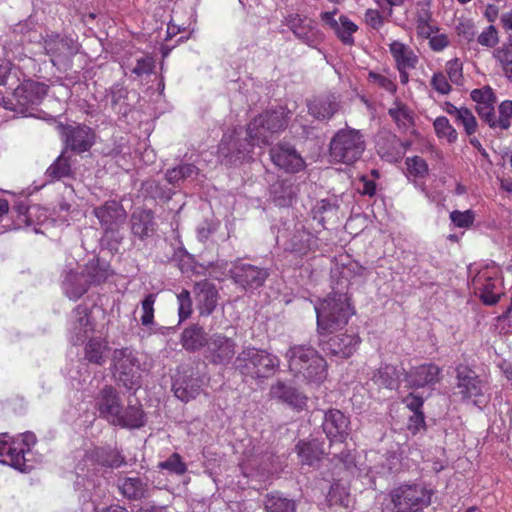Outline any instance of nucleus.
Instances as JSON below:
<instances>
[{"label": "nucleus", "mask_w": 512, "mask_h": 512, "mask_svg": "<svg viewBox=\"0 0 512 512\" xmlns=\"http://www.w3.org/2000/svg\"><path fill=\"white\" fill-rule=\"evenodd\" d=\"M288 367L296 377L310 383H321L327 377V363L319 352L310 345H294L286 353Z\"/></svg>", "instance_id": "f257e3e1"}, {"label": "nucleus", "mask_w": 512, "mask_h": 512, "mask_svg": "<svg viewBox=\"0 0 512 512\" xmlns=\"http://www.w3.org/2000/svg\"><path fill=\"white\" fill-rule=\"evenodd\" d=\"M317 327L321 334L331 333L347 324L354 313L349 298L345 293H335L324 299L315 307Z\"/></svg>", "instance_id": "f03ea898"}, {"label": "nucleus", "mask_w": 512, "mask_h": 512, "mask_svg": "<svg viewBox=\"0 0 512 512\" xmlns=\"http://www.w3.org/2000/svg\"><path fill=\"white\" fill-rule=\"evenodd\" d=\"M289 111L284 107L267 110L256 116L247 126L251 146L267 145L271 137L283 131L288 125Z\"/></svg>", "instance_id": "7ed1b4c3"}, {"label": "nucleus", "mask_w": 512, "mask_h": 512, "mask_svg": "<svg viewBox=\"0 0 512 512\" xmlns=\"http://www.w3.org/2000/svg\"><path fill=\"white\" fill-rule=\"evenodd\" d=\"M365 148V139L359 130L340 129L330 141L329 156L335 163L351 165L362 157Z\"/></svg>", "instance_id": "20e7f679"}, {"label": "nucleus", "mask_w": 512, "mask_h": 512, "mask_svg": "<svg viewBox=\"0 0 512 512\" xmlns=\"http://www.w3.org/2000/svg\"><path fill=\"white\" fill-rule=\"evenodd\" d=\"M279 358L265 350L246 347L236 357V369L244 376L266 378L279 367Z\"/></svg>", "instance_id": "39448f33"}, {"label": "nucleus", "mask_w": 512, "mask_h": 512, "mask_svg": "<svg viewBox=\"0 0 512 512\" xmlns=\"http://www.w3.org/2000/svg\"><path fill=\"white\" fill-rule=\"evenodd\" d=\"M432 491L420 484H405L389 493L393 512L424 511L431 503Z\"/></svg>", "instance_id": "423d86ee"}, {"label": "nucleus", "mask_w": 512, "mask_h": 512, "mask_svg": "<svg viewBox=\"0 0 512 512\" xmlns=\"http://www.w3.org/2000/svg\"><path fill=\"white\" fill-rule=\"evenodd\" d=\"M48 86L31 79L24 80L13 93V98L4 102V108L27 114L40 105L47 95Z\"/></svg>", "instance_id": "0eeeda50"}, {"label": "nucleus", "mask_w": 512, "mask_h": 512, "mask_svg": "<svg viewBox=\"0 0 512 512\" xmlns=\"http://www.w3.org/2000/svg\"><path fill=\"white\" fill-rule=\"evenodd\" d=\"M36 443V436L31 432H25L18 438H0V462L7 464L19 471H26V454Z\"/></svg>", "instance_id": "6e6552de"}, {"label": "nucleus", "mask_w": 512, "mask_h": 512, "mask_svg": "<svg viewBox=\"0 0 512 512\" xmlns=\"http://www.w3.org/2000/svg\"><path fill=\"white\" fill-rule=\"evenodd\" d=\"M113 376L127 389L140 386V363L130 348L115 349L112 355Z\"/></svg>", "instance_id": "1a4fd4ad"}, {"label": "nucleus", "mask_w": 512, "mask_h": 512, "mask_svg": "<svg viewBox=\"0 0 512 512\" xmlns=\"http://www.w3.org/2000/svg\"><path fill=\"white\" fill-rule=\"evenodd\" d=\"M236 349L237 343L234 338L215 332L209 335L203 356L212 365L227 366L233 360Z\"/></svg>", "instance_id": "9d476101"}, {"label": "nucleus", "mask_w": 512, "mask_h": 512, "mask_svg": "<svg viewBox=\"0 0 512 512\" xmlns=\"http://www.w3.org/2000/svg\"><path fill=\"white\" fill-rule=\"evenodd\" d=\"M44 48L52 64L63 68L70 66L72 58L79 52L77 41L59 34L47 35L44 39Z\"/></svg>", "instance_id": "9b49d317"}, {"label": "nucleus", "mask_w": 512, "mask_h": 512, "mask_svg": "<svg viewBox=\"0 0 512 512\" xmlns=\"http://www.w3.org/2000/svg\"><path fill=\"white\" fill-rule=\"evenodd\" d=\"M229 274L233 282L244 290L262 287L269 276L268 269L241 260L232 264Z\"/></svg>", "instance_id": "f8f14e48"}, {"label": "nucleus", "mask_w": 512, "mask_h": 512, "mask_svg": "<svg viewBox=\"0 0 512 512\" xmlns=\"http://www.w3.org/2000/svg\"><path fill=\"white\" fill-rule=\"evenodd\" d=\"M270 158L276 167L288 173H297L305 162L296 149L287 143H278L270 149Z\"/></svg>", "instance_id": "ddd939ff"}, {"label": "nucleus", "mask_w": 512, "mask_h": 512, "mask_svg": "<svg viewBox=\"0 0 512 512\" xmlns=\"http://www.w3.org/2000/svg\"><path fill=\"white\" fill-rule=\"evenodd\" d=\"M456 380L455 394H460L463 399L482 396L486 388L476 372L466 365H459L456 368Z\"/></svg>", "instance_id": "4468645a"}, {"label": "nucleus", "mask_w": 512, "mask_h": 512, "mask_svg": "<svg viewBox=\"0 0 512 512\" xmlns=\"http://www.w3.org/2000/svg\"><path fill=\"white\" fill-rule=\"evenodd\" d=\"M62 134L67 148L76 153L88 151L95 142L94 131L84 124L67 125Z\"/></svg>", "instance_id": "2eb2a0df"}, {"label": "nucleus", "mask_w": 512, "mask_h": 512, "mask_svg": "<svg viewBox=\"0 0 512 512\" xmlns=\"http://www.w3.org/2000/svg\"><path fill=\"white\" fill-rule=\"evenodd\" d=\"M349 418L338 409L324 413L322 429L331 442L342 443L349 434Z\"/></svg>", "instance_id": "dca6fc26"}, {"label": "nucleus", "mask_w": 512, "mask_h": 512, "mask_svg": "<svg viewBox=\"0 0 512 512\" xmlns=\"http://www.w3.org/2000/svg\"><path fill=\"white\" fill-rule=\"evenodd\" d=\"M71 340L74 345L83 343L92 337L94 332V322L90 316L88 307L78 305L71 316Z\"/></svg>", "instance_id": "f3484780"}, {"label": "nucleus", "mask_w": 512, "mask_h": 512, "mask_svg": "<svg viewBox=\"0 0 512 512\" xmlns=\"http://www.w3.org/2000/svg\"><path fill=\"white\" fill-rule=\"evenodd\" d=\"M97 407L100 416L109 423L114 425L117 420L119 421V414L123 406L115 388L107 385L100 391L97 398Z\"/></svg>", "instance_id": "a211bd4d"}, {"label": "nucleus", "mask_w": 512, "mask_h": 512, "mask_svg": "<svg viewBox=\"0 0 512 512\" xmlns=\"http://www.w3.org/2000/svg\"><path fill=\"white\" fill-rule=\"evenodd\" d=\"M336 13L337 9L331 12H322L321 20L334 31L343 44L352 46L354 44L353 34L358 30V26L345 15H341L336 20L334 17Z\"/></svg>", "instance_id": "6ab92c4d"}, {"label": "nucleus", "mask_w": 512, "mask_h": 512, "mask_svg": "<svg viewBox=\"0 0 512 512\" xmlns=\"http://www.w3.org/2000/svg\"><path fill=\"white\" fill-rule=\"evenodd\" d=\"M318 246L317 237L304 226L296 227L285 244V250L295 256L303 257L314 251Z\"/></svg>", "instance_id": "aec40b11"}, {"label": "nucleus", "mask_w": 512, "mask_h": 512, "mask_svg": "<svg viewBox=\"0 0 512 512\" xmlns=\"http://www.w3.org/2000/svg\"><path fill=\"white\" fill-rule=\"evenodd\" d=\"M194 294L201 316H209L217 306L218 291L213 283L202 280L195 283Z\"/></svg>", "instance_id": "412c9836"}, {"label": "nucleus", "mask_w": 512, "mask_h": 512, "mask_svg": "<svg viewBox=\"0 0 512 512\" xmlns=\"http://www.w3.org/2000/svg\"><path fill=\"white\" fill-rule=\"evenodd\" d=\"M286 25L303 43L313 46L317 42L318 31L312 20L299 14H290L285 19Z\"/></svg>", "instance_id": "4be33fe9"}, {"label": "nucleus", "mask_w": 512, "mask_h": 512, "mask_svg": "<svg viewBox=\"0 0 512 512\" xmlns=\"http://www.w3.org/2000/svg\"><path fill=\"white\" fill-rule=\"evenodd\" d=\"M93 214L106 230L112 229L114 225L123 223L126 218L123 206L115 200L107 201L103 205L95 207Z\"/></svg>", "instance_id": "5701e85b"}, {"label": "nucleus", "mask_w": 512, "mask_h": 512, "mask_svg": "<svg viewBox=\"0 0 512 512\" xmlns=\"http://www.w3.org/2000/svg\"><path fill=\"white\" fill-rule=\"evenodd\" d=\"M360 342L356 334H339L331 337L323 349L334 356L348 358L358 349Z\"/></svg>", "instance_id": "b1692460"}, {"label": "nucleus", "mask_w": 512, "mask_h": 512, "mask_svg": "<svg viewBox=\"0 0 512 512\" xmlns=\"http://www.w3.org/2000/svg\"><path fill=\"white\" fill-rule=\"evenodd\" d=\"M497 280L489 276L486 272L479 273L472 280L475 294H479L480 299L486 305H494L500 299L501 292L497 288Z\"/></svg>", "instance_id": "393cba45"}, {"label": "nucleus", "mask_w": 512, "mask_h": 512, "mask_svg": "<svg viewBox=\"0 0 512 512\" xmlns=\"http://www.w3.org/2000/svg\"><path fill=\"white\" fill-rule=\"evenodd\" d=\"M62 289L70 300L76 301L88 291L89 280L84 273L70 269L65 272Z\"/></svg>", "instance_id": "a878e982"}, {"label": "nucleus", "mask_w": 512, "mask_h": 512, "mask_svg": "<svg viewBox=\"0 0 512 512\" xmlns=\"http://www.w3.org/2000/svg\"><path fill=\"white\" fill-rule=\"evenodd\" d=\"M131 231L134 236L144 239L149 237L155 230V222L152 211L136 210L130 218Z\"/></svg>", "instance_id": "bb28decb"}, {"label": "nucleus", "mask_w": 512, "mask_h": 512, "mask_svg": "<svg viewBox=\"0 0 512 512\" xmlns=\"http://www.w3.org/2000/svg\"><path fill=\"white\" fill-rule=\"evenodd\" d=\"M439 368L434 364H424L414 367L406 376V380L412 387H424L438 380Z\"/></svg>", "instance_id": "cd10ccee"}, {"label": "nucleus", "mask_w": 512, "mask_h": 512, "mask_svg": "<svg viewBox=\"0 0 512 512\" xmlns=\"http://www.w3.org/2000/svg\"><path fill=\"white\" fill-rule=\"evenodd\" d=\"M295 449L301 463L309 466L316 465L324 455L323 443L317 439L300 440Z\"/></svg>", "instance_id": "c85d7f7f"}, {"label": "nucleus", "mask_w": 512, "mask_h": 512, "mask_svg": "<svg viewBox=\"0 0 512 512\" xmlns=\"http://www.w3.org/2000/svg\"><path fill=\"white\" fill-rule=\"evenodd\" d=\"M110 350L108 342L101 337H90L84 346V359L91 364L102 366Z\"/></svg>", "instance_id": "c756f323"}, {"label": "nucleus", "mask_w": 512, "mask_h": 512, "mask_svg": "<svg viewBox=\"0 0 512 512\" xmlns=\"http://www.w3.org/2000/svg\"><path fill=\"white\" fill-rule=\"evenodd\" d=\"M270 395L274 399L289 404L295 408H302L306 404V397L295 388L278 381L270 388Z\"/></svg>", "instance_id": "7c9ffc66"}, {"label": "nucleus", "mask_w": 512, "mask_h": 512, "mask_svg": "<svg viewBox=\"0 0 512 512\" xmlns=\"http://www.w3.org/2000/svg\"><path fill=\"white\" fill-rule=\"evenodd\" d=\"M339 109L337 99L333 95L314 98L308 103L309 113L316 119H330Z\"/></svg>", "instance_id": "2f4dec72"}, {"label": "nucleus", "mask_w": 512, "mask_h": 512, "mask_svg": "<svg viewBox=\"0 0 512 512\" xmlns=\"http://www.w3.org/2000/svg\"><path fill=\"white\" fill-rule=\"evenodd\" d=\"M371 380L379 389L394 390L400 385V372L392 365H384L373 373Z\"/></svg>", "instance_id": "473e14b6"}, {"label": "nucleus", "mask_w": 512, "mask_h": 512, "mask_svg": "<svg viewBox=\"0 0 512 512\" xmlns=\"http://www.w3.org/2000/svg\"><path fill=\"white\" fill-rule=\"evenodd\" d=\"M389 49L396 62L397 69H414L416 67L418 57L409 46L399 41H393Z\"/></svg>", "instance_id": "72a5a7b5"}, {"label": "nucleus", "mask_w": 512, "mask_h": 512, "mask_svg": "<svg viewBox=\"0 0 512 512\" xmlns=\"http://www.w3.org/2000/svg\"><path fill=\"white\" fill-rule=\"evenodd\" d=\"M208 335L199 325H191L185 328L181 334V344L187 351H197L201 348L205 349Z\"/></svg>", "instance_id": "f704fd0d"}, {"label": "nucleus", "mask_w": 512, "mask_h": 512, "mask_svg": "<svg viewBox=\"0 0 512 512\" xmlns=\"http://www.w3.org/2000/svg\"><path fill=\"white\" fill-rule=\"evenodd\" d=\"M493 57L500 66L504 76L512 82V33L506 41L493 51Z\"/></svg>", "instance_id": "c9c22d12"}, {"label": "nucleus", "mask_w": 512, "mask_h": 512, "mask_svg": "<svg viewBox=\"0 0 512 512\" xmlns=\"http://www.w3.org/2000/svg\"><path fill=\"white\" fill-rule=\"evenodd\" d=\"M388 114L402 131H409L414 126L413 112L402 102L395 101Z\"/></svg>", "instance_id": "e433bc0d"}, {"label": "nucleus", "mask_w": 512, "mask_h": 512, "mask_svg": "<svg viewBox=\"0 0 512 512\" xmlns=\"http://www.w3.org/2000/svg\"><path fill=\"white\" fill-rule=\"evenodd\" d=\"M114 425L125 428H140L144 425V412L140 405H128L126 409L122 408L119 414V421Z\"/></svg>", "instance_id": "4c0bfd02"}, {"label": "nucleus", "mask_w": 512, "mask_h": 512, "mask_svg": "<svg viewBox=\"0 0 512 512\" xmlns=\"http://www.w3.org/2000/svg\"><path fill=\"white\" fill-rule=\"evenodd\" d=\"M175 396L183 402H189L200 395L202 389L198 379L175 381L173 384Z\"/></svg>", "instance_id": "58836bf2"}, {"label": "nucleus", "mask_w": 512, "mask_h": 512, "mask_svg": "<svg viewBox=\"0 0 512 512\" xmlns=\"http://www.w3.org/2000/svg\"><path fill=\"white\" fill-rule=\"evenodd\" d=\"M264 508L267 512H295L296 503L278 492H272L266 495Z\"/></svg>", "instance_id": "ea45409f"}, {"label": "nucleus", "mask_w": 512, "mask_h": 512, "mask_svg": "<svg viewBox=\"0 0 512 512\" xmlns=\"http://www.w3.org/2000/svg\"><path fill=\"white\" fill-rule=\"evenodd\" d=\"M90 284H100L108 277V269L105 263H101L99 259L90 260L83 271Z\"/></svg>", "instance_id": "a19ab883"}, {"label": "nucleus", "mask_w": 512, "mask_h": 512, "mask_svg": "<svg viewBox=\"0 0 512 512\" xmlns=\"http://www.w3.org/2000/svg\"><path fill=\"white\" fill-rule=\"evenodd\" d=\"M198 174V168L193 164H181L177 167L168 169L165 177L173 185L178 184L185 179L193 178Z\"/></svg>", "instance_id": "79ce46f5"}, {"label": "nucleus", "mask_w": 512, "mask_h": 512, "mask_svg": "<svg viewBox=\"0 0 512 512\" xmlns=\"http://www.w3.org/2000/svg\"><path fill=\"white\" fill-rule=\"evenodd\" d=\"M72 173L69 157L61 154L47 169L46 175L51 180H60L69 177Z\"/></svg>", "instance_id": "37998d69"}, {"label": "nucleus", "mask_w": 512, "mask_h": 512, "mask_svg": "<svg viewBox=\"0 0 512 512\" xmlns=\"http://www.w3.org/2000/svg\"><path fill=\"white\" fill-rule=\"evenodd\" d=\"M121 493L128 499H139L144 495V486L140 478H125L120 484Z\"/></svg>", "instance_id": "c03bdc74"}, {"label": "nucleus", "mask_w": 512, "mask_h": 512, "mask_svg": "<svg viewBox=\"0 0 512 512\" xmlns=\"http://www.w3.org/2000/svg\"><path fill=\"white\" fill-rule=\"evenodd\" d=\"M450 114H455L457 121L463 125L468 135L475 133L477 128L476 118L467 108H456L450 104Z\"/></svg>", "instance_id": "a18cd8bd"}, {"label": "nucleus", "mask_w": 512, "mask_h": 512, "mask_svg": "<svg viewBox=\"0 0 512 512\" xmlns=\"http://www.w3.org/2000/svg\"><path fill=\"white\" fill-rule=\"evenodd\" d=\"M405 164L407 166L409 179H422L428 174V165L426 161L419 156L407 157Z\"/></svg>", "instance_id": "49530a36"}, {"label": "nucleus", "mask_w": 512, "mask_h": 512, "mask_svg": "<svg viewBox=\"0 0 512 512\" xmlns=\"http://www.w3.org/2000/svg\"><path fill=\"white\" fill-rule=\"evenodd\" d=\"M330 505H341L347 507L349 505V492L346 486L339 482L333 483L327 495Z\"/></svg>", "instance_id": "de8ad7c7"}, {"label": "nucleus", "mask_w": 512, "mask_h": 512, "mask_svg": "<svg viewBox=\"0 0 512 512\" xmlns=\"http://www.w3.org/2000/svg\"><path fill=\"white\" fill-rule=\"evenodd\" d=\"M156 302L155 294H148L141 302L142 315L140 322L144 327L150 328L154 325V304Z\"/></svg>", "instance_id": "09e8293b"}, {"label": "nucleus", "mask_w": 512, "mask_h": 512, "mask_svg": "<svg viewBox=\"0 0 512 512\" xmlns=\"http://www.w3.org/2000/svg\"><path fill=\"white\" fill-rule=\"evenodd\" d=\"M98 462L106 467L118 468L126 464L125 458L116 450H101L97 452Z\"/></svg>", "instance_id": "8fccbe9b"}, {"label": "nucleus", "mask_w": 512, "mask_h": 512, "mask_svg": "<svg viewBox=\"0 0 512 512\" xmlns=\"http://www.w3.org/2000/svg\"><path fill=\"white\" fill-rule=\"evenodd\" d=\"M450 221L455 227L469 229L475 221V212L473 210H454L450 212Z\"/></svg>", "instance_id": "3c124183"}, {"label": "nucleus", "mask_w": 512, "mask_h": 512, "mask_svg": "<svg viewBox=\"0 0 512 512\" xmlns=\"http://www.w3.org/2000/svg\"><path fill=\"white\" fill-rule=\"evenodd\" d=\"M499 117L497 122L491 123V128H500L507 130L511 126L512 101L506 100L499 105Z\"/></svg>", "instance_id": "603ef678"}, {"label": "nucleus", "mask_w": 512, "mask_h": 512, "mask_svg": "<svg viewBox=\"0 0 512 512\" xmlns=\"http://www.w3.org/2000/svg\"><path fill=\"white\" fill-rule=\"evenodd\" d=\"M271 193L273 195V201L278 206L289 205L292 200V190L290 187L285 186L283 182L274 184L272 186Z\"/></svg>", "instance_id": "864d4df0"}, {"label": "nucleus", "mask_w": 512, "mask_h": 512, "mask_svg": "<svg viewBox=\"0 0 512 512\" xmlns=\"http://www.w3.org/2000/svg\"><path fill=\"white\" fill-rule=\"evenodd\" d=\"M158 466L177 475H182L187 470L186 464L178 453H173L167 460L160 462Z\"/></svg>", "instance_id": "5fc2aeb1"}, {"label": "nucleus", "mask_w": 512, "mask_h": 512, "mask_svg": "<svg viewBox=\"0 0 512 512\" xmlns=\"http://www.w3.org/2000/svg\"><path fill=\"white\" fill-rule=\"evenodd\" d=\"M178 300V314L180 320L187 319L192 313V300L188 290H182L177 295Z\"/></svg>", "instance_id": "6e6d98bb"}, {"label": "nucleus", "mask_w": 512, "mask_h": 512, "mask_svg": "<svg viewBox=\"0 0 512 512\" xmlns=\"http://www.w3.org/2000/svg\"><path fill=\"white\" fill-rule=\"evenodd\" d=\"M155 67V61L151 56H144L136 61L135 67L132 69V73L138 77L149 75L153 72Z\"/></svg>", "instance_id": "4d7b16f0"}, {"label": "nucleus", "mask_w": 512, "mask_h": 512, "mask_svg": "<svg viewBox=\"0 0 512 512\" xmlns=\"http://www.w3.org/2000/svg\"><path fill=\"white\" fill-rule=\"evenodd\" d=\"M478 43L482 46L492 48L499 42L498 32L495 26L489 25L486 29L478 36Z\"/></svg>", "instance_id": "13d9d810"}, {"label": "nucleus", "mask_w": 512, "mask_h": 512, "mask_svg": "<svg viewBox=\"0 0 512 512\" xmlns=\"http://www.w3.org/2000/svg\"><path fill=\"white\" fill-rule=\"evenodd\" d=\"M472 99L477 105H486L495 102V95L491 88L475 89L471 92Z\"/></svg>", "instance_id": "bf43d9fd"}, {"label": "nucleus", "mask_w": 512, "mask_h": 512, "mask_svg": "<svg viewBox=\"0 0 512 512\" xmlns=\"http://www.w3.org/2000/svg\"><path fill=\"white\" fill-rule=\"evenodd\" d=\"M369 79L371 82L377 84L379 87L385 89L388 92L393 93L396 91V84L385 75L370 72Z\"/></svg>", "instance_id": "052dcab7"}, {"label": "nucleus", "mask_w": 512, "mask_h": 512, "mask_svg": "<svg viewBox=\"0 0 512 512\" xmlns=\"http://www.w3.org/2000/svg\"><path fill=\"white\" fill-rule=\"evenodd\" d=\"M109 94L112 106L116 107L124 102L127 98L128 91L121 84H115L110 88Z\"/></svg>", "instance_id": "680f3d73"}, {"label": "nucleus", "mask_w": 512, "mask_h": 512, "mask_svg": "<svg viewBox=\"0 0 512 512\" xmlns=\"http://www.w3.org/2000/svg\"><path fill=\"white\" fill-rule=\"evenodd\" d=\"M432 88L438 92L439 94H447L448 93V79L443 72H437L433 75L431 79Z\"/></svg>", "instance_id": "e2e57ef3"}, {"label": "nucleus", "mask_w": 512, "mask_h": 512, "mask_svg": "<svg viewBox=\"0 0 512 512\" xmlns=\"http://www.w3.org/2000/svg\"><path fill=\"white\" fill-rule=\"evenodd\" d=\"M459 36L467 41H471L475 36L474 24L470 20L460 21L456 26Z\"/></svg>", "instance_id": "0e129e2a"}, {"label": "nucleus", "mask_w": 512, "mask_h": 512, "mask_svg": "<svg viewBox=\"0 0 512 512\" xmlns=\"http://www.w3.org/2000/svg\"><path fill=\"white\" fill-rule=\"evenodd\" d=\"M365 21L373 29H379L384 24V18L378 10L368 9L365 12Z\"/></svg>", "instance_id": "69168bd1"}, {"label": "nucleus", "mask_w": 512, "mask_h": 512, "mask_svg": "<svg viewBox=\"0 0 512 512\" xmlns=\"http://www.w3.org/2000/svg\"><path fill=\"white\" fill-rule=\"evenodd\" d=\"M476 109L480 118L487 122L490 127L491 123L497 122V118L495 117L494 114L493 103H489L486 105H477Z\"/></svg>", "instance_id": "338daca9"}, {"label": "nucleus", "mask_w": 512, "mask_h": 512, "mask_svg": "<svg viewBox=\"0 0 512 512\" xmlns=\"http://www.w3.org/2000/svg\"><path fill=\"white\" fill-rule=\"evenodd\" d=\"M450 82L459 86L463 85L462 67L458 59L450 61Z\"/></svg>", "instance_id": "774afa93"}]
</instances>
